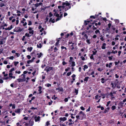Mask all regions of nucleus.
Returning <instances> with one entry per match:
<instances>
[{"instance_id": "nucleus-20", "label": "nucleus", "mask_w": 126, "mask_h": 126, "mask_svg": "<svg viewBox=\"0 0 126 126\" xmlns=\"http://www.w3.org/2000/svg\"><path fill=\"white\" fill-rule=\"evenodd\" d=\"M71 7V6H69L68 7H67L65 8V11H66L67 10H68L69 9H70Z\"/></svg>"}, {"instance_id": "nucleus-13", "label": "nucleus", "mask_w": 126, "mask_h": 126, "mask_svg": "<svg viewBox=\"0 0 126 126\" xmlns=\"http://www.w3.org/2000/svg\"><path fill=\"white\" fill-rule=\"evenodd\" d=\"M49 22H51L52 23H54L55 22V20L54 19H52V18H51L49 20Z\"/></svg>"}, {"instance_id": "nucleus-46", "label": "nucleus", "mask_w": 126, "mask_h": 126, "mask_svg": "<svg viewBox=\"0 0 126 126\" xmlns=\"http://www.w3.org/2000/svg\"><path fill=\"white\" fill-rule=\"evenodd\" d=\"M18 63L19 62H14L15 66H16Z\"/></svg>"}, {"instance_id": "nucleus-21", "label": "nucleus", "mask_w": 126, "mask_h": 126, "mask_svg": "<svg viewBox=\"0 0 126 126\" xmlns=\"http://www.w3.org/2000/svg\"><path fill=\"white\" fill-rule=\"evenodd\" d=\"M83 67L84 68H83V70L84 71H85V69H87L88 68V66L86 65H84Z\"/></svg>"}, {"instance_id": "nucleus-48", "label": "nucleus", "mask_w": 126, "mask_h": 126, "mask_svg": "<svg viewBox=\"0 0 126 126\" xmlns=\"http://www.w3.org/2000/svg\"><path fill=\"white\" fill-rule=\"evenodd\" d=\"M71 72H68L67 74V76H69L71 75Z\"/></svg>"}, {"instance_id": "nucleus-31", "label": "nucleus", "mask_w": 126, "mask_h": 126, "mask_svg": "<svg viewBox=\"0 0 126 126\" xmlns=\"http://www.w3.org/2000/svg\"><path fill=\"white\" fill-rule=\"evenodd\" d=\"M89 78V77H85L84 79V81H87L88 80V79Z\"/></svg>"}, {"instance_id": "nucleus-64", "label": "nucleus", "mask_w": 126, "mask_h": 126, "mask_svg": "<svg viewBox=\"0 0 126 126\" xmlns=\"http://www.w3.org/2000/svg\"><path fill=\"white\" fill-rule=\"evenodd\" d=\"M16 55L17 56V57H18L19 56L20 54L18 53H15Z\"/></svg>"}, {"instance_id": "nucleus-35", "label": "nucleus", "mask_w": 126, "mask_h": 126, "mask_svg": "<svg viewBox=\"0 0 126 126\" xmlns=\"http://www.w3.org/2000/svg\"><path fill=\"white\" fill-rule=\"evenodd\" d=\"M111 109L112 110H113L116 109L115 106H113L111 107Z\"/></svg>"}, {"instance_id": "nucleus-36", "label": "nucleus", "mask_w": 126, "mask_h": 126, "mask_svg": "<svg viewBox=\"0 0 126 126\" xmlns=\"http://www.w3.org/2000/svg\"><path fill=\"white\" fill-rule=\"evenodd\" d=\"M34 31L33 30H32L31 31H30L29 32V33L30 34H32V35L34 33Z\"/></svg>"}, {"instance_id": "nucleus-38", "label": "nucleus", "mask_w": 126, "mask_h": 126, "mask_svg": "<svg viewBox=\"0 0 126 126\" xmlns=\"http://www.w3.org/2000/svg\"><path fill=\"white\" fill-rule=\"evenodd\" d=\"M61 48L62 49H65V50H67V49L65 47L63 46H61Z\"/></svg>"}, {"instance_id": "nucleus-49", "label": "nucleus", "mask_w": 126, "mask_h": 126, "mask_svg": "<svg viewBox=\"0 0 126 126\" xmlns=\"http://www.w3.org/2000/svg\"><path fill=\"white\" fill-rule=\"evenodd\" d=\"M21 76L22 78H23L24 79L25 78L26 76L25 75H24L23 74L21 75Z\"/></svg>"}, {"instance_id": "nucleus-60", "label": "nucleus", "mask_w": 126, "mask_h": 126, "mask_svg": "<svg viewBox=\"0 0 126 126\" xmlns=\"http://www.w3.org/2000/svg\"><path fill=\"white\" fill-rule=\"evenodd\" d=\"M14 57L13 56H10L9 58L11 60H13L14 59Z\"/></svg>"}, {"instance_id": "nucleus-56", "label": "nucleus", "mask_w": 126, "mask_h": 126, "mask_svg": "<svg viewBox=\"0 0 126 126\" xmlns=\"http://www.w3.org/2000/svg\"><path fill=\"white\" fill-rule=\"evenodd\" d=\"M98 95L97 94L95 97V99H98Z\"/></svg>"}, {"instance_id": "nucleus-7", "label": "nucleus", "mask_w": 126, "mask_h": 126, "mask_svg": "<svg viewBox=\"0 0 126 126\" xmlns=\"http://www.w3.org/2000/svg\"><path fill=\"white\" fill-rule=\"evenodd\" d=\"M40 117L39 116H38V117H37L36 116L34 117V119L35 122H38L40 120Z\"/></svg>"}, {"instance_id": "nucleus-25", "label": "nucleus", "mask_w": 126, "mask_h": 126, "mask_svg": "<svg viewBox=\"0 0 126 126\" xmlns=\"http://www.w3.org/2000/svg\"><path fill=\"white\" fill-rule=\"evenodd\" d=\"M32 47H28L27 48V49L28 50V51H29L30 52H31V51L32 50Z\"/></svg>"}, {"instance_id": "nucleus-39", "label": "nucleus", "mask_w": 126, "mask_h": 126, "mask_svg": "<svg viewBox=\"0 0 126 126\" xmlns=\"http://www.w3.org/2000/svg\"><path fill=\"white\" fill-rule=\"evenodd\" d=\"M97 51L96 50H95V51H92L93 54L92 55H95L96 54V53L97 52Z\"/></svg>"}, {"instance_id": "nucleus-45", "label": "nucleus", "mask_w": 126, "mask_h": 126, "mask_svg": "<svg viewBox=\"0 0 126 126\" xmlns=\"http://www.w3.org/2000/svg\"><path fill=\"white\" fill-rule=\"evenodd\" d=\"M52 103H53L52 101V100H50V102H49L48 103V105H51L52 104Z\"/></svg>"}, {"instance_id": "nucleus-23", "label": "nucleus", "mask_w": 126, "mask_h": 126, "mask_svg": "<svg viewBox=\"0 0 126 126\" xmlns=\"http://www.w3.org/2000/svg\"><path fill=\"white\" fill-rule=\"evenodd\" d=\"M72 64H71V66L73 67L75 66L76 65V64L75 63V62L74 61H72L71 62Z\"/></svg>"}, {"instance_id": "nucleus-10", "label": "nucleus", "mask_w": 126, "mask_h": 126, "mask_svg": "<svg viewBox=\"0 0 126 126\" xmlns=\"http://www.w3.org/2000/svg\"><path fill=\"white\" fill-rule=\"evenodd\" d=\"M17 32H21L24 29H20V27H17Z\"/></svg>"}, {"instance_id": "nucleus-41", "label": "nucleus", "mask_w": 126, "mask_h": 126, "mask_svg": "<svg viewBox=\"0 0 126 126\" xmlns=\"http://www.w3.org/2000/svg\"><path fill=\"white\" fill-rule=\"evenodd\" d=\"M117 50H115V51H114V50H112V51L111 52V53H113L115 54L116 53H117Z\"/></svg>"}, {"instance_id": "nucleus-50", "label": "nucleus", "mask_w": 126, "mask_h": 126, "mask_svg": "<svg viewBox=\"0 0 126 126\" xmlns=\"http://www.w3.org/2000/svg\"><path fill=\"white\" fill-rule=\"evenodd\" d=\"M120 62V61H118V62H114V63L116 65H117Z\"/></svg>"}, {"instance_id": "nucleus-61", "label": "nucleus", "mask_w": 126, "mask_h": 126, "mask_svg": "<svg viewBox=\"0 0 126 126\" xmlns=\"http://www.w3.org/2000/svg\"><path fill=\"white\" fill-rule=\"evenodd\" d=\"M86 42L87 43H88L90 44L91 43L90 42V40L87 39L86 40Z\"/></svg>"}, {"instance_id": "nucleus-37", "label": "nucleus", "mask_w": 126, "mask_h": 126, "mask_svg": "<svg viewBox=\"0 0 126 126\" xmlns=\"http://www.w3.org/2000/svg\"><path fill=\"white\" fill-rule=\"evenodd\" d=\"M39 45H37V47L38 48H41L42 47V46L41 45V43H40L39 44Z\"/></svg>"}, {"instance_id": "nucleus-4", "label": "nucleus", "mask_w": 126, "mask_h": 126, "mask_svg": "<svg viewBox=\"0 0 126 126\" xmlns=\"http://www.w3.org/2000/svg\"><path fill=\"white\" fill-rule=\"evenodd\" d=\"M59 90L58 91V92H59L60 91L63 92V90L62 87H60V88H56V90Z\"/></svg>"}, {"instance_id": "nucleus-12", "label": "nucleus", "mask_w": 126, "mask_h": 126, "mask_svg": "<svg viewBox=\"0 0 126 126\" xmlns=\"http://www.w3.org/2000/svg\"><path fill=\"white\" fill-rule=\"evenodd\" d=\"M20 112V109H16L15 111V112L17 113H19Z\"/></svg>"}, {"instance_id": "nucleus-63", "label": "nucleus", "mask_w": 126, "mask_h": 126, "mask_svg": "<svg viewBox=\"0 0 126 126\" xmlns=\"http://www.w3.org/2000/svg\"><path fill=\"white\" fill-rule=\"evenodd\" d=\"M80 109L83 110H85V108L83 106H81L80 107Z\"/></svg>"}, {"instance_id": "nucleus-54", "label": "nucleus", "mask_w": 126, "mask_h": 126, "mask_svg": "<svg viewBox=\"0 0 126 126\" xmlns=\"http://www.w3.org/2000/svg\"><path fill=\"white\" fill-rule=\"evenodd\" d=\"M49 17H51L53 16V14L51 13V12H50L49 13Z\"/></svg>"}, {"instance_id": "nucleus-57", "label": "nucleus", "mask_w": 126, "mask_h": 126, "mask_svg": "<svg viewBox=\"0 0 126 126\" xmlns=\"http://www.w3.org/2000/svg\"><path fill=\"white\" fill-rule=\"evenodd\" d=\"M90 58L91 59H93V60L94 59V55H93L91 54Z\"/></svg>"}, {"instance_id": "nucleus-22", "label": "nucleus", "mask_w": 126, "mask_h": 126, "mask_svg": "<svg viewBox=\"0 0 126 126\" xmlns=\"http://www.w3.org/2000/svg\"><path fill=\"white\" fill-rule=\"evenodd\" d=\"M110 85H112V87L113 88V89L115 88L116 86V85H114L113 83H110Z\"/></svg>"}, {"instance_id": "nucleus-19", "label": "nucleus", "mask_w": 126, "mask_h": 126, "mask_svg": "<svg viewBox=\"0 0 126 126\" xmlns=\"http://www.w3.org/2000/svg\"><path fill=\"white\" fill-rule=\"evenodd\" d=\"M29 124L31 126H32L33 125L34 122L33 121H29Z\"/></svg>"}, {"instance_id": "nucleus-14", "label": "nucleus", "mask_w": 126, "mask_h": 126, "mask_svg": "<svg viewBox=\"0 0 126 126\" xmlns=\"http://www.w3.org/2000/svg\"><path fill=\"white\" fill-rule=\"evenodd\" d=\"M109 95L111 96L112 99L115 98V97L114 96L112 92H111L110 93Z\"/></svg>"}, {"instance_id": "nucleus-17", "label": "nucleus", "mask_w": 126, "mask_h": 126, "mask_svg": "<svg viewBox=\"0 0 126 126\" xmlns=\"http://www.w3.org/2000/svg\"><path fill=\"white\" fill-rule=\"evenodd\" d=\"M74 44V43H73L72 44L70 47V48L72 50H73L74 49V47L73 45Z\"/></svg>"}, {"instance_id": "nucleus-42", "label": "nucleus", "mask_w": 126, "mask_h": 126, "mask_svg": "<svg viewBox=\"0 0 126 126\" xmlns=\"http://www.w3.org/2000/svg\"><path fill=\"white\" fill-rule=\"evenodd\" d=\"M15 70V68H11L10 70L9 71L10 72H12L13 71Z\"/></svg>"}, {"instance_id": "nucleus-2", "label": "nucleus", "mask_w": 126, "mask_h": 126, "mask_svg": "<svg viewBox=\"0 0 126 126\" xmlns=\"http://www.w3.org/2000/svg\"><path fill=\"white\" fill-rule=\"evenodd\" d=\"M53 67H49L48 68H47V67H46L45 69V70H46L47 72H48L51 70H53Z\"/></svg>"}, {"instance_id": "nucleus-15", "label": "nucleus", "mask_w": 126, "mask_h": 126, "mask_svg": "<svg viewBox=\"0 0 126 126\" xmlns=\"http://www.w3.org/2000/svg\"><path fill=\"white\" fill-rule=\"evenodd\" d=\"M82 114V117H83L82 118H83V117L85 115V114L83 113V111H80L79 113V115Z\"/></svg>"}, {"instance_id": "nucleus-1", "label": "nucleus", "mask_w": 126, "mask_h": 126, "mask_svg": "<svg viewBox=\"0 0 126 126\" xmlns=\"http://www.w3.org/2000/svg\"><path fill=\"white\" fill-rule=\"evenodd\" d=\"M7 1H3L0 2V7H1L3 6H5V4Z\"/></svg>"}, {"instance_id": "nucleus-30", "label": "nucleus", "mask_w": 126, "mask_h": 126, "mask_svg": "<svg viewBox=\"0 0 126 126\" xmlns=\"http://www.w3.org/2000/svg\"><path fill=\"white\" fill-rule=\"evenodd\" d=\"M74 92L76 93V95H77L78 94V89H75Z\"/></svg>"}, {"instance_id": "nucleus-27", "label": "nucleus", "mask_w": 126, "mask_h": 126, "mask_svg": "<svg viewBox=\"0 0 126 126\" xmlns=\"http://www.w3.org/2000/svg\"><path fill=\"white\" fill-rule=\"evenodd\" d=\"M97 22V20H94V21H93L92 20V22H91L90 23L93 25L96 22Z\"/></svg>"}, {"instance_id": "nucleus-28", "label": "nucleus", "mask_w": 126, "mask_h": 126, "mask_svg": "<svg viewBox=\"0 0 126 126\" xmlns=\"http://www.w3.org/2000/svg\"><path fill=\"white\" fill-rule=\"evenodd\" d=\"M92 28L93 30H96L97 29V28H98V26L97 27H95L94 26V25H92Z\"/></svg>"}, {"instance_id": "nucleus-6", "label": "nucleus", "mask_w": 126, "mask_h": 126, "mask_svg": "<svg viewBox=\"0 0 126 126\" xmlns=\"http://www.w3.org/2000/svg\"><path fill=\"white\" fill-rule=\"evenodd\" d=\"M59 120L61 121H64L67 120V118L65 117H60L59 118Z\"/></svg>"}, {"instance_id": "nucleus-40", "label": "nucleus", "mask_w": 126, "mask_h": 126, "mask_svg": "<svg viewBox=\"0 0 126 126\" xmlns=\"http://www.w3.org/2000/svg\"><path fill=\"white\" fill-rule=\"evenodd\" d=\"M25 36H27L28 37L31 36V35L30 36L29 34L28 33H26L25 34Z\"/></svg>"}, {"instance_id": "nucleus-47", "label": "nucleus", "mask_w": 126, "mask_h": 126, "mask_svg": "<svg viewBox=\"0 0 126 126\" xmlns=\"http://www.w3.org/2000/svg\"><path fill=\"white\" fill-rule=\"evenodd\" d=\"M88 26L89 27H87L86 28V29L87 30H88L89 29V28H91L92 27V25H89Z\"/></svg>"}, {"instance_id": "nucleus-52", "label": "nucleus", "mask_w": 126, "mask_h": 126, "mask_svg": "<svg viewBox=\"0 0 126 126\" xmlns=\"http://www.w3.org/2000/svg\"><path fill=\"white\" fill-rule=\"evenodd\" d=\"M28 25L29 26L31 25H32V22L31 21H29L28 22Z\"/></svg>"}, {"instance_id": "nucleus-51", "label": "nucleus", "mask_w": 126, "mask_h": 126, "mask_svg": "<svg viewBox=\"0 0 126 126\" xmlns=\"http://www.w3.org/2000/svg\"><path fill=\"white\" fill-rule=\"evenodd\" d=\"M113 57L112 56H111V57L110 56L108 57L109 59V60H111L112 59V58Z\"/></svg>"}, {"instance_id": "nucleus-8", "label": "nucleus", "mask_w": 126, "mask_h": 126, "mask_svg": "<svg viewBox=\"0 0 126 126\" xmlns=\"http://www.w3.org/2000/svg\"><path fill=\"white\" fill-rule=\"evenodd\" d=\"M106 44L105 43H104L103 44L102 46L101 47L102 49H106Z\"/></svg>"}, {"instance_id": "nucleus-32", "label": "nucleus", "mask_w": 126, "mask_h": 126, "mask_svg": "<svg viewBox=\"0 0 126 126\" xmlns=\"http://www.w3.org/2000/svg\"><path fill=\"white\" fill-rule=\"evenodd\" d=\"M3 79V80H7L8 79H9L10 80H11V79H10L8 77H4Z\"/></svg>"}, {"instance_id": "nucleus-59", "label": "nucleus", "mask_w": 126, "mask_h": 126, "mask_svg": "<svg viewBox=\"0 0 126 126\" xmlns=\"http://www.w3.org/2000/svg\"><path fill=\"white\" fill-rule=\"evenodd\" d=\"M80 58L82 61H84L85 60V58L84 57H83V56L81 57Z\"/></svg>"}, {"instance_id": "nucleus-18", "label": "nucleus", "mask_w": 126, "mask_h": 126, "mask_svg": "<svg viewBox=\"0 0 126 126\" xmlns=\"http://www.w3.org/2000/svg\"><path fill=\"white\" fill-rule=\"evenodd\" d=\"M76 76V75L74 74H73L71 76V77L72 78V80L73 81H75V78Z\"/></svg>"}, {"instance_id": "nucleus-44", "label": "nucleus", "mask_w": 126, "mask_h": 126, "mask_svg": "<svg viewBox=\"0 0 126 126\" xmlns=\"http://www.w3.org/2000/svg\"><path fill=\"white\" fill-rule=\"evenodd\" d=\"M90 18H93V19H95V16H90Z\"/></svg>"}, {"instance_id": "nucleus-55", "label": "nucleus", "mask_w": 126, "mask_h": 126, "mask_svg": "<svg viewBox=\"0 0 126 126\" xmlns=\"http://www.w3.org/2000/svg\"><path fill=\"white\" fill-rule=\"evenodd\" d=\"M68 98H65L64 99V101L65 102H67L68 101Z\"/></svg>"}, {"instance_id": "nucleus-53", "label": "nucleus", "mask_w": 126, "mask_h": 126, "mask_svg": "<svg viewBox=\"0 0 126 126\" xmlns=\"http://www.w3.org/2000/svg\"><path fill=\"white\" fill-rule=\"evenodd\" d=\"M31 110H37V109L36 108H34V107H32L30 108Z\"/></svg>"}, {"instance_id": "nucleus-16", "label": "nucleus", "mask_w": 126, "mask_h": 126, "mask_svg": "<svg viewBox=\"0 0 126 126\" xmlns=\"http://www.w3.org/2000/svg\"><path fill=\"white\" fill-rule=\"evenodd\" d=\"M38 88L39 89L38 91L39 92V94H40L42 93V91H41L42 87L41 86H39L38 87Z\"/></svg>"}, {"instance_id": "nucleus-33", "label": "nucleus", "mask_w": 126, "mask_h": 126, "mask_svg": "<svg viewBox=\"0 0 126 126\" xmlns=\"http://www.w3.org/2000/svg\"><path fill=\"white\" fill-rule=\"evenodd\" d=\"M23 79H17V80L19 82H20L21 81H22Z\"/></svg>"}, {"instance_id": "nucleus-43", "label": "nucleus", "mask_w": 126, "mask_h": 126, "mask_svg": "<svg viewBox=\"0 0 126 126\" xmlns=\"http://www.w3.org/2000/svg\"><path fill=\"white\" fill-rule=\"evenodd\" d=\"M73 59V58L72 57H70V60H69V62H72V61Z\"/></svg>"}, {"instance_id": "nucleus-62", "label": "nucleus", "mask_w": 126, "mask_h": 126, "mask_svg": "<svg viewBox=\"0 0 126 126\" xmlns=\"http://www.w3.org/2000/svg\"><path fill=\"white\" fill-rule=\"evenodd\" d=\"M25 36H23V37L22 38V41H24L25 40Z\"/></svg>"}, {"instance_id": "nucleus-5", "label": "nucleus", "mask_w": 126, "mask_h": 126, "mask_svg": "<svg viewBox=\"0 0 126 126\" xmlns=\"http://www.w3.org/2000/svg\"><path fill=\"white\" fill-rule=\"evenodd\" d=\"M35 59V58L34 57H33L32 58L31 60H29L27 61V63L28 64H29L30 63H32V62Z\"/></svg>"}, {"instance_id": "nucleus-9", "label": "nucleus", "mask_w": 126, "mask_h": 126, "mask_svg": "<svg viewBox=\"0 0 126 126\" xmlns=\"http://www.w3.org/2000/svg\"><path fill=\"white\" fill-rule=\"evenodd\" d=\"M70 4L69 3H66V2H63L62 3V5H65L66 6H71L70 5Z\"/></svg>"}, {"instance_id": "nucleus-3", "label": "nucleus", "mask_w": 126, "mask_h": 126, "mask_svg": "<svg viewBox=\"0 0 126 126\" xmlns=\"http://www.w3.org/2000/svg\"><path fill=\"white\" fill-rule=\"evenodd\" d=\"M89 20H84V25L86 26L88 24V23H90L91 22H92V19H89Z\"/></svg>"}, {"instance_id": "nucleus-34", "label": "nucleus", "mask_w": 126, "mask_h": 126, "mask_svg": "<svg viewBox=\"0 0 126 126\" xmlns=\"http://www.w3.org/2000/svg\"><path fill=\"white\" fill-rule=\"evenodd\" d=\"M13 28V27L12 25H11L10 27H8V30H11Z\"/></svg>"}, {"instance_id": "nucleus-11", "label": "nucleus", "mask_w": 126, "mask_h": 126, "mask_svg": "<svg viewBox=\"0 0 126 126\" xmlns=\"http://www.w3.org/2000/svg\"><path fill=\"white\" fill-rule=\"evenodd\" d=\"M101 82L102 83H104L107 80V79H105L103 78H101Z\"/></svg>"}, {"instance_id": "nucleus-58", "label": "nucleus", "mask_w": 126, "mask_h": 126, "mask_svg": "<svg viewBox=\"0 0 126 126\" xmlns=\"http://www.w3.org/2000/svg\"><path fill=\"white\" fill-rule=\"evenodd\" d=\"M110 102H111L110 101H109L107 103V104L106 105V106L107 107H108L109 106V104L110 103Z\"/></svg>"}, {"instance_id": "nucleus-29", "label": "nucleus", "mask_w": 126, "mask_h": 126, "mask_svg": "<svg viewBox=\"0 0 126 126\" xmlns=\"http://www.w3.org/2000/svg\"><path fill=\"white\" fill-rule=\"evenodd\" d=\"M95 33L97 34L98 33H99V34L100 33V31L98 30H96V31H95Z\"/></svg>"}, {"instance_id": "nucleus-24", "label": "nucleus", "mask_w": 126, "mask_h": 126, "mask_svg": "<svg viewBox=\"0 0 126 126\" xmlns=\"http://www.w3.org/2000/svg\"><path fill=\"white\" fill-rule=\"evenodd\" d=\"M43 54L42 52H40L39 55L38 56V58H40L42 56H43Z\"/></svg>"}, {"instance_id": "nucleus-26", "label": "nucleus", "mask_w": 126, "mask_h": 126, "mask_svg": "<svg viewBox=\"0 0 126 126\" xmlns=\"http://www.w3.org/2000/svg\"><path fill=\"white\" fill-rule=\"evenodd\" d=\"M108 123L110 124H113L114 123V121L111 120L109 121Z\"/></svg>"}]
</instances>
